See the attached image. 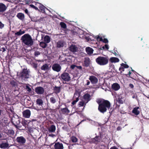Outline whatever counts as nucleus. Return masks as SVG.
<instances>
[{
	"label": "nucleus",
	"instance_id": "obj_1",
	"mask_svg": "<svg viewBox=\"0 0 149 149\" xmlns=\"http://www.w3.org/2000/svg\"><path fill=\"white\" fill-rule=\"evenodd\" d=\"M97 102L99 105L98 110L101 113H104L107 111V109H109L111 107V103L107 100L99 99L97 100Z\"/></svg>",
	"mask_w": 149,
	"mask_h": 149
},
{
	"label": "nucleus",
	"instance_id": "obj_2",
	"mask_svg": "<svg viewBox=\"0 0 149 149\" xmlns=\"http://www.w3.org/2000/svg\"><path fill=\"white\" fill-rule=\"evenodd\" d=\"M21 40L22 43L28 46H32L33 43L31 36L28 33L25 34L22 36Z\"/></svg>",
	"mask_w": 149,
	"mask_h": 149
},
{
	"label": "nucleus",
	"instance_id": "obj_3",
	"mask_svg": "<svg viewBox=\"0 0 149 149\" xmlns=\"http://www.w3.org/2000/svg\"><path fill=\"white\" fill-rule=\"evenodd\" d=\"M96 63L101 66L104 65L108 63L109 58L104 56H100L95 59Z\"/></svg>",
	"mask_w": 149,
	"mask_h": 149
},
{
	"label": "nucleus",
	"instance_id": "obj_4",
	"mask_svg": "<svg viewBox=\"0 0 149 149\" xmlns=\"http://www.w3.org/2000/svg\"><path fill=\"white\" fill-rule=\"evenodd\" d=\"M30 71L27 68H24L18 74L19 77L22 79L26 80L29 78Z\"/></svg>",
	"mask_w": 149,
	"mask_h": 149
},
{
	"label": "nucleus",
	"instance_id": "obj_5",
	"mask_svg": "<svg viewBox=\"0 0 149 149\" xmlns=\"http://www.w3.org/2000/svg\"><path fill=\"white\" fill-rule=\"evenodd\" d=\"M59 78L63 84H67V82L70 81L71 80V77L69 74L66 72L62 73Z\"/></svg>",
	"mask_w": 149,
	"mask_h": 149
},
{
	"label": "nucleus",
	"instance_id": "obj_6",
	"mask_svg": "<svg viewBox=\"0 0 149 149\" xmlns=\"http://www.w3.org/2000/svg\"><path fill=\"white\" fill-rule=\"evenodd\" d=\"M102 136L100 134V136H97L95 138L91 139L90 142L91 143L97 144L99 142L103 141Z\"/></svg>",
	"mask_w": 149,
	"mask_h": 149
},
{
	"label": "nucleus",
	"instance_id": "obj_7",
	"mask_svg": "<svg viewBox=\"0 0 149 149\" xmlns=\"http://www.w3.org/2000/svg\"><path fill=\"white\" fill-rule=\"evenodd\" d=\"M16 141L18 143L21 145H24L26 142V139L23 136L17 137Z\"/></svg>",
	"mask_w": 149,
	"mask_h": 149
},
{
	"label": "nucleus",
	"instance_id": "obj_8",
	"mask_svg": "<svg viewBox=\"0 0 149 149\" xmlns=\"http://www.w3.org/2000/svg\"><path fill=\"white\" fill-rule=\"evenodd\" d=\"M35 92L38 94L42 95L44 94L45 90L44 88L41 86H39L35 88Z\"/></svg>",
	"mask_w": 149,
	"mask_h": 149
},
{
	"label": "nucleus",
	"instance_id": "obj_9",
	"mask_svg": "<svg viewBox=\"0 0 149 149\" xmlns=\"http://www.w3.org/2000/svg\"><path fill=\"white\" fill-rule=\"evenodd\" d=\"M52 68L54 71L59 72L61 71V67L59 64L58 63H55L52 65Z\"/></svg>",
	"mask_w": 149,
	"mask_h": 149
},
{
	"label": "nucleus",
	"instance_id": "obj_10",
	"mask_svg": "<svg viewBox=\"0 0 149 149\" xmlns=\"http://www.w3.org/2000/svg\"><path fill=\"white\" fill-rule=\"evenodd\" d=\"M12 122L15 126H17V125H19L20 123V119L19 118H15L14 117L12 119Z\"/></svg>",
	"mask_w": 149,
	"mask_h": 149
},
{
	"label": "nucleus",
	"instance_id": "obj_11",
	"mask_svg": "<svg viewBox=\"0 0 149 149\" xmlns=\"http://www.w3.org/2000/svg\"><path fill=\"white\" fill-rule=\"evenodd\" d=\"M89 79L93 84H95L97 83L98 79L97 78L94 76H91L89 77Z\"/></svg>",
	"mask_w": 149,
	"mask_h": 149
},
{
	"label": "nucleus",
	"instance_id": "obj_12",
	"mask_svg": "<svg viewBox=\"0 0 149 149\" xmlns=\"http://www.w3.org/2000/svg\"><path fill=\"white\" fill-rule=\"evenodd\" d=\"M23 116L24 118H29L31 115V111L29 109L26 110L23 112Z\"/></svg>",
	"mask_w": 149,
	"mask_h": 149
},
{
	"label": "nucleus",
	"instance_id": "obj_13",
	"mask_svg": "<svg viewBox=\"0 0 149 149\" xmlns=\"http://www.w3.org/2000/svg\"><path fill=\"white\" fill-rule=\"evenodd\" d=\"M120 88V85L117 83H114L111 85V88L114 91H117Z\"/></svg>",
	"mask_w": 149,
	"mask_h": 149
},
{
	"label": "nucleus",
	"instance_id": "obj_14",
	"mask_svg": "<svg viewBox=\"0 0 149 149\" xmlns=\"http://www.w3.org/2000/svg\"><path fill=\"white\" fill-rule=\"evenodd\" d=\"M96 40L98 41H102L103 42L107 43L108 42V40L107 38H104L103 39L102 37H100V36H97L95 37Z\"/></svg>",
	"mask_w": 149,
	"mask_h": 149
},
{
	"label": "nucleus",
	"instance_id": "obj_15",
	"mask_svg": "<svg viewBox=\"0 0 149 149\" xmlns=\"http://www.w3.org/2000/svg\"><path fill=\"white\" fill-rule=\"evenodd\" d=\"M55 149H63L64 147L62 143L59 142H56L55 143L54 145Z\"/></svg>",
	"mask_w": 149,
	"mask_h": 149
},
{
	"label": "nucleus",
	"instance_id": "obj_16",
	"mask_svg": "<svg viewBox=\"0 0 149 149\" xmlns=\"http://www.w3.org/2000/svg\"><path fill=\"white\" fill-rule=\"evenodd\" d=\"M9 144L7 141L6 143L2 142L0 143V148L1 149H6L9 147Z\"/></svg>",
	"mask_w": 149,
	"mask_h": 149
},
{
	"label": "nucleus",
	"instance_id": "obj_17",
	"mask_svg": "<svg viewBox=\"0 0 149 149\" xmlns=\"http://www.w3.org/2000/svg\"><path fill=\"white\" fill-rule=\"evenodd\" d=\"M69 48L70 51L74 53L77 52L78 49L76 45H71Z\"/></svg>",
	"mask_w": 149,
	"mask_h": 149
},
{
	"label": "nucleus",
	"instance_id": "obj_18",
	"mask_svg": "<svg viewBox=\"0 0 149 149\" xmlns=\"http://www.w3.org/2000/svg\"><path fill=\"white\" fill-rule=\"evenodd\" d=\"M7 7L3 3H0V12H3L7 9Z\"/></svg>",
	"mask_w": 149,
	"mask_h": 149
},
{
	"label": "nucleus",
	"instance_id": "obj_19",
	"mask_svg": "<svg viewBox=\"0 0 149 149\" xmlns=\"http://www.w3.org/2000/svg\"><path fill=\"white\" fill-rule=\"evenodd\" d=\"M90 95L87 93L85 94L83 97L84 100L85 101H86V103L90 100Z\"/></svg>",
	"mask_w": 149,
	"mask_h": 149
},
{
	"label": "nucleus",
	"instance_id": "obj_20",
	"mask_svg": "<svg viewBox=\"0 0 149 149\" xmlns=\"http://www.w3.org/2000/svg\"><path fill=\"white\" fill-rule=\"evenodd\" d=\"M65 42L63 40H59L57 43L56 47L58 48H61L63 47Z\"/></svg>",
	"mask_w": 149,
	"mask_h": 149
},
{
	"label": "nucleus",
	"instance_id": "obj_21",
	"mask_svg": "<svg viewBox=\"0 0 149 149\" xmlns=\"http://www.w3.org/2000/svg\"><path fill=\"white\" fill-rule=\"evenodd\" d=\"M93 49L91 48L88 47L86 48V51L88 54L91 55L93 53Z\"/></svg>",
	"mask_w": 149,
	"mask_h": 149
},
{
	"label": "nucleus",
	"instance_id": "obj_22",
	"mask_svg": "<svg viewBox=\"0 0 149 149\" xmlns=\"http://www.w3.org/2000/svg\"><path fill=\"white\" fill-rule=\"evenodd\" d=\"M17 17L22 21H23L25 18L24 14L22 13H18L17 15Z\"/></svg>",
	"mask_w": 149,
	"mask_h": 149
},
{
	"label": "nucleus",
	"instance_id": "obj_23",
	"mask_svg": "<svg viewBox=\"0 0 149 149\" xmlns=\"http://www.w3.org/2000/svg\"><path fill=\"white\" fill-rule=\"evenodd\" d=\"M139 107H136L134 108L132 111V113H134L136 115H138L139 114L140 111L138 110L139 109Z\"/></svg>",
	"mask_w": 149,
	"mask_h": 149
},
{
	"label": "nucleus",
	"instance_id": "obj_24",
	"mask_svg": "<svg viewBox=\"0 0 149 149\" xmlns=\"http://www.w3.org/2000/svg\"><path fill=\"white\" fill-rule=\"evenodd\" d=\"M84 66L86 67H88L90 65V60L89 58H85L84 61Z\"/></svg>",
	"mask_w": 149,
	"mask_h": 149
},
{
	"label": "nucleus",
	"instance_id": "obj_25",
	"mask_svg": "<svg viewBox=\"0 0 149 149\" xmlns=\"http://www.w3.org/2000/svg\"><path fill=\"white\" fill-rule=\"evenodd\" d=\"M61 111L62 113L63 114L65 113L68 114L70 112V110L68 109L67 107H65L64 108H61Z\"/></svg>",
	"mask_w": 149,
	"mask_h": 149
},
{
	"label": "nucleus",
	"instance_id": "obj_26",
	"mask_svg": "<svg viewBox=\"0 0 149 149\" xmlns=\"http://www.w3.org/2000/svg\"><path fill=\"white\" fill-rule=\"evenodd\" d=\"M56 127L54 125H52L48 129L49 132H54L56 130Z\"/></svg>",
	"mask_w": 149,
	"mask_h": 149
},
{
	"label": "nucleus",
	"instance_id": "obj_27",
	"mask_svg": "<svg viewBox=\"0 0 149 149\" xmlns=\"http://www.w3.org/2000/svg\"><path fill=\"white\" fill-rule=\"evenodd\" d=\"M110 61L111 63L118 62L119 59L117 58L112 57L110 58Z\"/></svg>",
	"mask_w": 149,
	"mask_h": 149
},
{
	"label": "nucleus",
	"instance_id": "obj_28",
	"mask_svg": "<svg viewBox=\"0 0 149 149\" xmlns=\"http://www.w3.org/2000/svg\"><path fill=\"white\" fill-rule=\"evenodd\" d=\"M50 38L47 35L45 36L44 38V41L47 43H49L50 41Z\"/></svg>",
	"mask_w": 149,
	"mask_h": 149
},
{
	"label": "nucleus",
	"instance_id": "obj_29",
	"mask_svg": "<svg viewBox=\"0 0 149 149\" xmlns=\"http://www.w3.org/2000/svg\"><path fill=\"white\" fill-rule=\"evenodd\" d=\"M54 90L55 93L57 94L61 91V87L55 86L54 88Z\"/></svg>",
	"mask_w": 149,
	"mask_h": 149
},
{
	"label": "nucleus",
	"instance_id": "obj_30",
	"mask_svg": "<svg viewBox=\"0 0 149 149\" xmlns=\"http://www.w3.org/2000/svg\"><path fill=\"white\" fill-rule=\"evenodd\" d=\"M36 104L39 106H42L43 104V101L42 99L38 98L36 100Z\"/></svg>",
	"mask_w": 149,
	"mask_h": 149
},
{
	"label": "nucleus",
	"instance_id": "obj_31",
	"mask_svg": "<svg viewBox=\"0 0 149 149\" xmlns=\"http://www.w3.org/2000/svg\"><path fill=\"white\" fill-rule=\"evenodd\" d=\"M42 70L44 71L47 70L49 69V66L47 64H45L43 65L41 68Z\"/></svg>",
	"mask_w": 149,
	"mask_h": 149
},
{
	"label": "nucleus",
	"instance_id": "obj_32",
	"mask_svg": "<svg viewBox=\"0 0 149 149\" xmlns=\"http://www.w3.org/2000/svg\"><path fill=\"white\" fill-rule=\"evenodd\" d=\"M29 123V121L25 120H22V125L25 127L28 126V124Z\"/></svg>",
	"mask_w": 149,
	"mask_h": 149
},
{
	"label": "nucleus",
	"instance_id": "obj_33",
	"mask_svg": "<svg viewBox=\"0 0 149 149\" xmlns=\"http://www.w3.org/2000/svg\"><path fill=\"white\" fill-rule=\"evenodd\" d=\"M47 44L44 42H41L40 43V45L41 47L43 48H45L47 46Z\"/></svg>",
	"mask_w": 149,
	"mask_h": 149
},
{
	"label": "nucleus",
	"instance_id": "obj_34",
	"mask_svg": "<svg viewBox=\"0 0 149 149\" xmlns=\"http://www.w3.org/2000/svg\"><path fill=\"white\" fill-rule=\"evenodd\" d=\"M3 15H4L7 18H8V15L9 16V18H13L14 17V15H12V13H5Z\"/></svg>",
	"mask_w": 149,
	"mask_h": 149
},
{
	"label": "nucleus",
	"instance_id": "obj_35",
	"mask_svg": "<svg viewBox=\"0 0 149 149\" xmlns=\"http://www.w3.org/2000/svg\"><path fill=\"white\" fill-rule=\"evenodd\" d=\"M25 33V32L24 31H22V30L20 29L19 31L15 33V34L18 36H20L24 33Z\"/></svg>",
	"mask_w": 149,
	"mask_h": 149
},
{
	"label": "nucleus",
	"instance_id": "obj_36",
	"mask_svg": "<svg viewBox=\"0 0 149 149\" xmlns=\"http://www.w3.org/2000/svg\"><path fill=\"white\" fill-rule=\"evenodd\" d=\"M71 140L73 143H76L78 141L76 137L73 136L71 137Z\"/></svg>",
	"mask_w": 149,
	"mask_h": 149
},
{
	"label": "nucleus",
	"instance_id": "obj_37",
	"mask_svg": "<svg viewBox=\"0 0 149 149\" xmlns=\"http://www.w3.org/2000/svg\"><path fill=\"white\" fill-rule=\"evenodd\" d=\"M10 84L13 87H15L17 86V83L14 80L11 81L10 82Z\"/></svg>",
	"mask_w": 149,
	"mask_h": 149
},
{
	"label": "nucleus",
	"instance_id": "obj_38",
	"mask_svg": "<svg viewBox=\"0 0 149 149\" xmlns=\"http://www.w3.org/2000/svg\"><path fill=\"white\" fill-rule=\"evenodd\" d=\"M50 102L53 104L55 103L56 102V99L53 97H52L50 98Z\"/></svg>",
	"mask_w": 149,
	"mask_h": 149
},
{
	"label": "nucleus",
	"instance_id": "obj_39",
	"mask_svg": "<svg viewBox=\"0 0 149 149\" xmlns=\"http://www.w3.org/2000/svg\"><path fill=\"white\" fill-rule=\"evenodd\" d=\"M60 25L61 28L65 29L67 27L66 24L64 22H61L60 23Z\"/></svg>",
	"mask_w": 149,
	"mask_h": 149
},
{
	"label": "nucleus",
	"instance_id": "obj_40",
	"mask_svg": "<svg viewBox=\"0 0 149 149\" xmlns=\"http://www.w3.org/2000/svg\"><path fill=\"white\" fill-rule=\"evenodd\" d=\"M79 100V98L78 97H77L76 98L75 100H73L71 103V106H72L73 105L75 104Z\"/></svg>",
	"mask_w": 149,
	"mask_h": 149
},
{
	"label": "nucleus",
	"instance_id": "obj_41",
	"mask_svg": "<svg viewBox=\"0 0 149 149\" xmlns=\"http://www.w3.org/2000/svg\"><path fill=\"white\" fill-rule=\"evenodd\" d=\"M120 65L124 68H127L129 67L128 65L123 63H122Z\"/></svg>",
	"mask_w": 149,
	"mask_h": 149
},
{
	"label": "nucleus",
	"instance_id": "obj_42",
	"mask_svg": "<svg viewBox=\"0 0 149 149\" xmlns=\"http://www.w3.org/2000/svg\"><path fill=\"white\" fill-rule=\"evenodd\" d=\"M124 68L122 67L121 66L119 68V70L120 71L119 73L120 74H121L124 71Z\"/></svg>",
	"mask_w": 149,
	"mask_h": 149
},
{
	"label": "nucleus",
	"instance_id": "obj_43",
	"mask_svg": "<svg viewBox=\"0 0 149 149\" xmlns=\"http://www.w3.org/2000/svg\"><path fill=\"white\" fill-rule=\"evenodd\" d=\"M8 133L10 135H13L14 134V132L13 130H8Z\"/></svg>",
	"mask_w": 149,
	"mask_h": 149
},
{
	"label": "nucleus",
	"instance_id": "obj_44",
	"mask_svg": "<svg viewBox=\"0 0 149 149\" xmlns=\"http://www.w3.org/2000/svg\"><path fill=\"white\" fill-rule=\"evenodd\" d=\"M131 74V72L130 71H129L128 74H124L127 77H130L132 78H133L131 76L130 74Z\"/></svg>",
	"mask_w": 149,
	"mask_h": 149
},
{
	"label": "nucleus",
	"instance_id": "obj_45",
	"mask_svg": "<svg viewBox=\"0 0 149 149\" xmlns=\"http://www.w3.org/2000/svg\"><path fill=\"white\" fill-rule=\"evenodd\" d=\"M26 89L27 91L29 92H30L31 91V88L28 86H26Z\"/></svg>",
	"mask_w": 149,
	"mask_h": 149
},
{
	"label": "nucleus",
	"instance_id": "obj_46",
	"mask_svg": "<svg viewBox=\"0 0 149 149\" xmlns=\"http://www.w3.org/2000/svg\"><path fill=\"white\" fill-rule=\"evenodd\" d=\"M85 104V103L84 101H81L79 102V105L80 106V107L82 106L83 107L84 106Z\"/></svg>",
	"mask_w": 149,
	"mask_h": 149
},
{
	"label": "nucleus",
	"instance_id": "obj_47",
	"mask_svg": "<svg viewBox=\"0 0 149 149\" xmlns=\"http://www.w3.org/2000/svg\"><path fill=\"white\" fill-rule=\"evenodd\" d=\"M40 54V52L39 51H35L34 54L36 56H38V55Z\"/></svg>",
	"mask_w": 149,
	"mask_h": 149
},
{
	"label": "nucleus",
	"instance_id": "obj_48",
	"mask_svg": "<svg viewBox=\"0 0 149 149\" xmlns=\"http://www.w3.org/2000/svg\"><path fill=\"white\" fill-rule=\"evenodd\" d=\"M4 26V24L2 23V22L0 21V29H3Z\"/></svg>",
	"mask_w": 149,
	"mask_h": 149
},
{
	"label": "nucleus",
	"instance_id": "obj_49",
	"mask_svg": "<svg viewBox=\"0 0 149 149\" xmlns=\"http://www.w3.org/2000/svg\"><path fill=\"white\" fill-rule=\"evenodd\" d=\"M33 2L32 1V0L27 1H26V3L28 5H30L31 3H33Z\"/></svg>",
	"mask_w": 149,
	"mask_h": 149
},
{
	"label": "nucleus",
	"instance_id": "obj_50",
	"mask_svg": "<svg viewBox=\"0 0 149 149\" xmlns=\"http://www.w3.org/2000/svg\"><path fill=\"white\" fill-rule=\"evenodd\" d=\"M118 102L119 104H122L123 103V101L121 99L118 98Z\"/></svg>",
	"mask_w": 149,
	"mask_h": 149
},
{
	"label": "nucleus",
	"instance_id": "obj_51",
	"mask_svg": "<svg viewBox=\"0 0 149 149\" xmlns=\"http://www.w3.org/2000/svg\"><path fill=\"white\" fill-rule=\"evenodd\" d=\"M77 66L74 65H72L70 66V68L72 70L74 69L75 67H76Z\"/></svg>",
	"mask_w": 149,
	"mask_h": 149
},
{
	"label": "nucleus",
	"instance_id": "obj_52",
	"mask_svg": "<svg viewBox=\"0 0 149 149\" xmlns=\"http://www.w3.org/2000/svg\"><path fill=\"white\" fill-rule=\"evenodd\" d=\"M13 114H14L15 113V112L13 111V108H10V109H8Z\"/></svg>",
	"mask_w": 149,
	"mask_h": 149
},
{
	"label": "nucleus",
	"instance_id": "obj_53",
	"mask_svg": "<svg viewBox=\"0 0 149 149\" xmlns=\"http://www.w3.org/2000/svg\"><path fill=\"white\" fill-rule=\"evenodd\" d=\"M66 62H67V59H65V60L61 61V62L62 63H62L63 64L66 63Z\"/></svg>",
	"mask_w": 149,
	"mask_h": 149
},
{
	"label": "nucleus",
	"instance_id": "obj_54",
	"mask_svg": "<svg viewBox=\"0 0 149 149\" xmlns=\"http://www.w3.org/2000/svg\"><path fill=\"white\" fill-rule=\"evenodd\" d=\"M76 67L77 68L80 70H82V67L81 66H77Z\"/></svg>",
	"mask_w": 149,
	"mask_h": 149
},
{
	"label": "nucleus",
	"instance_id": "obj_55",
	"mask_svg": "<svg viewBox=\"0 0 149 149\" xmlns=\"http://www.w3.org/2000/svg\"><path fill=\"white\" fill-rule=\"evenodd\" d=\"M129 87L131 88H134V86L132 84H129Z\"/></svg>",
	"mask_w": 149,
	"mask_h": 149
},
{
	"label": "nucleus",
	"instance_id": "obj_56",
	"mask_svg": "<svg viewBox=\"0 0 149 149\" xmlns=\"http://www.w3.org/2000/svg\"><path fill=\"white\" fill-rule=\"evenodd\" d=\"M110 149H118V148L116 146H113L111 147Z\"/></svg>",
	"mask_w": 149,
	"mask_h": 149
},
{
	"label": "nucleus",
	"instance_id": "obj_57",
	"mask_svg": "<svg viewBox=\"0 0 149 149\" xmlns=\"http://www.w3.org/2000/svg\"><path fill=\"white\" fill-rule=\"evenodd\" d=\"M25 12L26 13V14H27L28 15H29V12H28V10L26 9L25 10Z\"/></svg>",
	"mask_w": 149,
	"mask_h": 149
},
{
	"label": "nucleus",
	"instance_id": "obj_58",
	"mask_svg": "<svg viewBox=\"0 0 149 149\" xmlns=\"http://www.w3.org/2000/svg\"><path fill=\"white\" fill-rule=\"evenodd\" d=\"M1 51H2L3 52H4L5 51H6V49H5V48L2 47V48H1Z\"/></svg>",
	"mask_w": 149,
	"mask_h": 149
},
{
	"label": "nucleus",
	"instance_id": "obj_59",
	"mask_svg": "<svg viewBox=\"0 0 149 149\" xmlns=\"http://www.w3.org/2000/svg\"><path fill=\"white\" fill-rule=\"evenodd\" d=\"M104 46L105 48L107 49H109V47H108V45H107V44H105L104 45Z\"/></svg>",
	"mask_w": 149,
	"mask_h": 149
},
{
	"label": "nucleus",
	"instance_id": "obj_60",
	"mask_svg": "<svg viewBox=\"0 0 149 149\" xmlns=\"http://www.w3.org/2000/svg\"><path fill=\"white\" fill-rule=\"evenodd\" d=\"M121 129H122V128L120 127L119 126L117 127V130L118 131H119V130H121Z\"/></svg>",
	"mask_w": 149,
	"mask_h": 149
},
{
	"label": "nucleus",
	"instance_id": "obj_61",
	"mask_svg": "<svg viewBox=\"0 0 149 149\" xmlns=\"http://www.w3.org/2000/svg\"><path fill=\"white\" fill-rule=\"evenodd\" d=\"M86 81H87V83H86V85H89V84H90V81L89 80H87Z\"/></svg>",
	"mask_w": 149,
	"mask_h": 149
},
{
	"label": "nucleus",
	"instance_id": "obj_62",
	"mask_svg": "<svg viewBox=\"0 0 149 149\" xmlns=\"http://www.w3.org/2000/svg\"><path fill=\"white\" fill-rule=\"evenodd\" d=\"M33 67L34 68H36L37 67V65L36 64H34L33 65Z\"/></svg>",
	"mask_w": 149,
	"mask_h": 149
},
{
	"label": "nucleus",
	"instance_id": "obj_63",
	"mask_svg": "<svg viewBox=\"0 0 149 149\" xmlns=\"http://www.w3.org/2000/svg\"><path fill=\"white\" fill-rule=\"evenodd\" d=\"M30 7H31V8H34L35 6H34V5L33 4H30L29 5Z\"/></svg>",
	"mask_w": 149,
	"mask_h": 149
},
{
	"label": "nucleus",
	"instance_id": "obj_64",
	"mask_svg": "<svg viewBox=\"0 0 149 149\" xmlns=\"http://www.w3.org/2000/svg\"><path fill=\"white\" fill-rule=\"evenodd\" d=\"M40 9L41 10V11H44V8L42 7H40Z\"/></svg>",
	"mask_w": 149,
	"mask_h": 149
}]
</instances>
